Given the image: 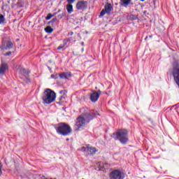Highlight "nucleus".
<instances>
[{
	"instance_id": "5",
	"label": "nucleus",
	"mask_w": 179,
	"mask_h": 179,
	"mask_svg": "<svg viewBox=\"0 0 179 179\" xmlns=\"http://www.w3.org/2000/svg\"><path fill=\"white\" fill-rule=\"evenodd\" d=\"M113 9H114V7H113V5H111V3H107L105 5L104 8L102 9V10L101 11L99 17H101L104 16L106 13H107V15H110L112 10H113Z\"/></svg>"
},
{
	"instance_id": "4",
	"label": "nucleus",
	"mask_w": 179,
	"mask_h": 179,
	"mask_svg": "<svg viewBox=\"0 0 179 179\" xmlns=\"http://www.w3.org/2000/svg\"><path fill=\"white\" fill-rule=\"evenodd\" d=\"M89 123L82 117V115L79 116L77 118L76 122V131H83L85 128L87 127V124Z\"/></svg>"
},
{
	"instance_id": "26",
	"label": "nucleus",
	"mask_w": 179,
	"mask_h": 179,
	"mask_svg": "<svg viewBox=\"0 0 179 179\" xmlns=\"http://www.w3.org/2000/svg\"><path fill=\"white\" fill-rule=\"evenodd\" d=\"M57 19L55 17V18H53L51 21H50L48 22V24H50V23H55V22H57Z\"/></svg>"
},
{
	"instance_id": "17",
	"label": "nucleus",
	"mask_w": 179,
	"mask_h": 179,
	"mask_svg": "<svg viewBox=\"0 0 179 179\" xmlns=\"http://www.w3.org/2000/svg\"><path fill=\"white\" fill-rule=\"evenodd\" d=\"M88 151L90 152L91 155H94L97 152V150L96 148L90 147L88 148Z\"/></svg>"
},
{
	"instance_id": "9",
	"label": "nucleus",
	"mask_w": 179,
	"mask_h": 179,
	"mask_svg": "<svg viewBox=\"0 0 179 179\" xmlns=\"http://www.w3.org/2000/svg\"><path fill=\"white\" fill-rule=\"evenodd\" d=\"M76 8L78 10H85L87 8V1L85 0L78 1Z\"/></svg>"
},
{
	"instance_id": "36",
	"label": "nucleus",
	"mask_w": 179,
	"mask_h": 179,
	"mask_svg": "<svg viewBox=\"0 0 179 179\" xmlns=\"http://www.w3.org/2000/svg\"><path fill=\"white\" fill-rule=\"evenodd\" d=\"M53 179H57V178H53Z\"/></svg>"
},
{
	"instance_id": "18",
	"label": "nucleus",
	"mask_w": 179,
	"mask_h": 179,
	"mask_svg": "<svg viewBox=\"0 0 179 179\" xmlns=\"http://www.w3.org/2000/svg\"><path fill=\"white\" fill-rule=\"evenodd\" d=\"M21 73H24V75H29V73H30V71L27 70L25 69H22Z\"/></svg>"
},
{
	"instance_id": "20",
	"label": "nucleus",
	"mask_w": 179,
	"mask_h": 179,
	"mask_svg": "<svg viewBox=\"0 0 179 179\" xmlns=\"http://www.w3.org/2000/svg\"><path fill=\"white\" fill-rule=\"evenodd\" d=\"M138 19V16L131 15H130V20H136Z\"/></svg>"
},
{
	"instance_id": "19",
	"label": "nucleus",
	"mask_w": 179,
	"mask_h": 179,
	"mask_svg": "<svg viewBox=\"0 0 179 179\" xmlns=\"http://www.w3.org/2000/svg\"><path fill=\"white\" fill-rule=\"evenodd\" d=\"M5 22V17L2 15H0V24H2Z\"/></svg>"
},
{
	"instance_id": "30",
	"label": "nucleus",
	"mask_w": 179,
	"mask_h": 179,
	"mask_svg": "<svg viewBox=\"0 0 179 179\" xmlns=\"http://www.w3.org/2000/svg\"><path fill=\"white\" fill-rule=\"evenodd\" d=\"M41 179H48V178H46L45 176H43L42 177H41Z\"/></svg>"
},
{
	"instance_id": "25",
	"label": "nucleus",
	"mask_w": 179,
	"mask_h": 179,
	"mask_svg": "<svg viewBox=\"0 0 179 179\" xmlns=\"http://www.w3.org/2000/svg\"><path fill=\"white\" fill-rule=\"evenodd\" d=\"M51 78L52 79H58V74H55V75L52 74L51 75Z\"/></svg>"
},
{
	"instance_id": "8",
	"label": "nucleus",
	"mask_w": 179,
	"mask_h": 179,
	"mask_svg": "<svg viewBox=\"0 0 179 179\" xmlns=\"http://www.w3.org/2000/svg\"><path fill=\"white\" fill-rule=\"evenodd\" d=\"M0 48L1 50H10L13 48V43L10 40L3 41Z\"/></svg>"
},
{
	"instance_id": "11",
	"label": "nucleus",
	"mask_w": 179,
	"mask_h": 179,
	"mask_svg": "<svg viewBox=\"0 0 179 179\" xmlns=\"http://www.w3.org/2000/svg\"><path fill=\"white\" fill-rule=\"evenodd\" d=\"M59 93L61 95L59 98V101H57V103L59 104V106H61V104H62V103H64V101H65V99L66 98V94L65 92V90H61V91H59Z\"/></svg>"
},
{
	"instance_id": "15",
	"label": "nucleus",
	"mask_w": 179,
	"mask_h": 179,
	"mask_svg": "<svg viewBox=\"0 0 179 179\" xmlns=\"http://www.w3.org/2000/svg\"><path fill=\"white\" fill-rule=\"evenodd\" d=\"M66 10L68 13L71 14L72 12H73V6L72 4H68L66 6Z\"/></svg>"
},
{
	"instance_id": "27",
	"label": "nucleus",
	"mask_w": 179,
	"mask_h": 179,
	"mask_svg": "<svg viewBox=\"0 0 179 179\" xmlns=\"http://www.w3.org/2000/svg\"><path fill=\"white\" fill-rule=\"evenodd\" d=\"M76 0H67V2L69 3H73V2H75Z\"/></svg>"
},
{
	"instance_id": "14",
	"label": "nucleus",
	"mask_w": 179,
	"mask_h": 179,
	"mask_svg": "<svg viewBox=\"0 0 179 179\" xmlns=\"http://www.w3.org/2000/svg\"><path fill=\"white\" fill-rule=\"evenodd\" d=\"M131 0H120V2H122V6H124V8H128V5H131Z\"/></svg>"
},
{
	"instance_id": "35",
	"label": "nucleus",
	"mask_w": 179,
	"mask_h": 179,
	"mask_svg": "<svg viewBox=\"0 0 179 179\" xmlns=\"http://www.w3.org/2000/svg\"><path fill=\"white\" fill-rule=\"evenodd\" d=\"M150 38H152V36H150Z\"/></svg>"
},
{
	"instance_id": "12",
	"label": "nucleus",
	"mask_w": 179,
	"mask_h": 179,
	"mask_svg": "<svg viewBox=\"0 0 179 179\" xmlns=\"http://www.w3.org/2000/svg\"><path fill=\"white\" fill-rule=\"evenodd\" d=\"M60 79H69L72 78V73L71 71L62 72L59 74Z\"/></svg>"
},
{
	"instance_id": "29",
	"label": "nucleus",
	"mask_w": 179,
	"mask_h": 179,
	"mask_svg": "<svg viewBox=\"0 0 179 179\" xmlns=\"http://www.w3.org/2000/svg\"><path fill=\"white\" fill-rule=\"evenodd\" d=\"M12 54V52H8L6 53V55L9 56Z\"/></svg>"
},
{
	"instance_id": "21",
	"label": "nucleus",
	"mask_w": 179,
	"mask_h": 179,
	"mask_svg": "<svg viewBox=\"0 0 179 179\" xmlns=\"http://www.w3.org/2000/svg\"><path fill=\"white\" fill-rule=\"evenodd\" d=\"M52 13H49L48 14L47 17H45V20H50V19H51V17H52Z\"/></svg>"
},
{
	"instance_id": "13",
	"label": "nucleus",
	"mask_w": 179,
	"mask_h": 179,
	"mask_svg": "<svg viewBox=\"0 0 179 179\" xmlns=\"http://www.w3.org/2000/svg\"><path fill=\"white\" fill-rule=\"evenodd\" d=\"M9 69V66L6 64H2L0 67V75H5V72Z\"/></svg>"
},
{
	"instance_id": "34",
	"label": "nucleus",
	"mask_w": 179,
	"mask_h": 179,
	"mask_svg": "<svg viewBox=\"0 0 179 179\" xmlns=\"http://www.w3.org/2000/svg\"><path fill=\"white\" fill-rule=\"evenodd\" d=\"M72 34H73V32H71V36H72Z\"/></svg>"
},
{
	"instance_id": "3",
	"label": "nucleus",
	"mask_w": 179,
	"mask_h": 179,
	"mask_svg": "<svg viewBox=\"0 0 179 179\" xmlns=\"http://www.w3.org/2000/svg\"><path fill=\"white\" fill-rule=\"evenodd\" d=\"M112 136L115 141H120L122 145H125L128 142V131L125 129L119 130L117 132L113 133Z\"/></svg>"
},
{
	"instance_id": "16",
	"label": "nucleus",
	"mask_w": 179,
	"mask_h": 179,
	"mask_svg": "<svg viewBox=\"0 0 179 179\" xmlns=\"http://www.w3.org/2000/svg\"><path fill=\"white\" fill-rule=\"evenodd\" d=\"M45 31L49 34H51V33L54 31V29L50 26H48L46 28H45Z\"/></svg>"
},
{
	"instance_id": "10",
	"label": "nucleus",
	"mask_w": 179,
	"mask_h": 179,
	"mask_svg": "<svg viewBox=\"0 0 179 179\" xmlns=\"http://www.w3.org/2000/svg\"><path fill=\"white\" fill-rule=\"evenodd\" d=\"M100 94H101V91L98 90L97 92H94L90 95V100L92 103H96L97 100H99V98L100 97Z\"/></svg>"
},
{
	"instance_id": "7",
	"label": "nucleus",
	"mask_w": 179,
	"mask_h": 179,
	"mask_svg": "<svg viewBox=\"0 0 179 179\" xmlns=\"http://www.w3.org/2000/svg\"><path fill=\"white\" fill-rule=\"evenodd\" d=\"M96 115H99V114L93 112H87L81 115L83 118L85 119L88 124L90 122V121H92V120H93V118L96 117Z\"/></svg>"
},
{
	"instance_id": "6",
	"label": "nucleus",
	"mask_w": 179,
	"mask_h": 179,
	"mask_svg": "<svg viewBox=\"0 0 179 179\" xmlns=\"http://www.w3.org/2000/svg\"><path fill=\"white\" fill-rule=\"evenodd\" d=\"M109 179H124L122 172L118 169L112 171L109 174Z\"/></svg>"
},
{
	"instance_id": "23",
	"label": "nucleus",
	"mask_w": 179,
	"mask_h": 179,
	"mask_svg": "<svg viewBox=\"0 0 179 179\" xmlns=\"http://www.w3.org/2000/svg\"><path fill=\"white\" fill-rule=\"evenodd\" d=\"M64 45H60L58 48H57V50H62V51H65V48H64Z\"/></svg>"
},
{
	"instance_id": "28",
	"label": "nucleus",
	"mask_w": 179,
	"mask_h": 179,
	"mask_svg": "<svg viewBox=\"0 0 179 179\" xmlns=\"http://www.w3.org/2000/svg\"><path fill=\"white\" fill-rule=\"evenodd\" d=\"M2 176V166H0V176Z\"/></svg>"
},
{
	"instance_id": "22",
	"label": "nucleus",
	"mask_w": 179,
	"mask_h": 179,
	"mask_svg": "<svg viewBox=\"0 0 179 179\" xmlns=\"http://www.w3.org/2000/svg\"><path fill=\"white\" fill-rule=\"evenodd\" d=\"M87 150H89V147H82L81 148L82 152H87Z\"/></svg>"
},
{
	"instance_id": "33",
	"label": "nucleus",
	"mask_w": 179,
	"mask_h": 179,
	"mask_svg": "<svg viewBox=\"0 0 179 179\" xmlns=\"http://www.w3.org/2000/svg\"><path fill=\"white\" fill-rule=\"evenodd\" d=\"M141 2H143V1H145V0H141Z\"/></svg>"
},
{
	"instance_id": "2",
	"label": "nucleus",
	"mask_w": 179,
	"mask_h": 179,
	"mask_svg": "<svg viewBox=\"0 0 179 179\" xmlns=\"http://www.w3.org/2000/svg\"><path fill=\"white\" fill-rule=\"evenodd\" d=\"M57 94L51 89H46L42 96V100L44 104H51L53 101H55Z\"/></svg>"
},
{
	"instance_id": "1",
	"label": "nucleus",
	"mask_w": 179,
	"mask_h": 179,
	"mask_svg": "<svg viewBox=\"0 0 179 179\" xmlns=\"http://www.w3.org/2000/svg\"><path fill=\"white\" fill-rule=\"evenodd\" d=\"M56 132L62 136H68L72 134V128L66 123L61 122L55 127Z\"/></svg>"
},
{
	"instance_id": "31",
	"label": "nucleus",
	"mask_w": 179,
	"mask_h": 179,
	"mask_svg": "<svg viewBox=\"0 0 179 179\" xmlns=\"http://www.w3.org/2000/svg\"><path fill=\"white\" fill-rule=\"evenodd\" d=\"M57 15V13H54L53 14H52V17H54V16H55Z\"/></svg>"
},
{
	"instance_id": "32",
	"label": "nucleus",
	"mask_w": 179,
	"mask_h": 179,
	"mask_svg": "<svg viewBox=\"0 0 179 179\" xmlns=\"http://www.w3.org/2000/svg\"><path fill=\"white\" fill-rule=\"evenodd\" d=\"M66 141H69V138H66Z\"/></svg>"
},
{
	"instance_id": "24",
	"label": "nucleus",
	"mask_w": 179,
	"mask_h": 179,
	"mask_svg": "<svg viewBox=\"0 0 179 179\" xmlns=\"http://www.w3.org/2000/svg\"><path fill=\"white\" fill-rule=\"evenodd\" d=\"M69 41V39H64L63 41V45H64V47H65V45H66V44H68Z\"/></svg>"
}]
</instances>
